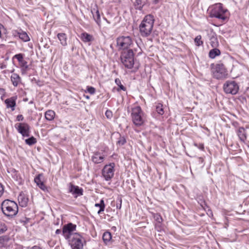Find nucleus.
<instances>
[{"label":"nucleus","instance_id":"nucleus-39","mask_svg":"<svg viewBox=\"0 0 249 249\" xmlns=\"http://www.w3.org/2000/svg\"><path fill=\"white\" fill-rule=\"evenodd\" d=\"M2 33L6 34L7 33V30L1 23H0V36Z\"/></svg>","mask_w":249,"mask_h":249},{"label":"nucleus","instance_id":"nucleus-12","mask_svg":"<svg viewBox=\"0 0 249 249\" xmlns=\"http://www.w3.org/2000/svg\"><path fill=\"white\" fill-rule=\"evenodd\" d=\"M114 166L115 164L111 163L108 165H106L103 169L102 175L106 180H109L113 177Z\"/></svg>","mask_w":249,"mask_h":249},{"label":"nucleus","instance_id":"nucleus-31","mask_svg":"<svg viewBox=\"0 0 249 249\" xmlns=\"http://www.w3.org/2000/svg\"><path fill=\"white\" fill-rule=\"evenodd\" d=\"M115 82L116 84L119 87V89H117L118 91H119L120 89L123 91L126 90V88L122 84L121 80L119 78L115 79Z\"/></svg>","mask_w":249,"mask_h":249},{"label":"nucleus","instance_id":"nucleus-13","mask_svg":"<svg viewBox=\"0 0 249 249\" xmlns=\"http://www.w3.org/2000/svg\"><path fill=\"white\" fill-rule=\"evenodd\" d=\"M76 225L71 223L65 225L63 227L62 232L66 239H68L74 234L72 231H75Z\"/></svg>","mask_w":249,"mask_h":249},{"label":"nucleus","instance_id":"nucleus-11","mask_svg":"<svg viewBox=\"0 0 249 249\" xmlns=\"http://www.w3.org/2000/svg\"><path fill=\"white\" fill-rule=\"evenodd\" d=\"M15 127L23 137L30 136V126L27 123H17L15 124Z\"/></svg>","mask_w":249,"mask_h":249},{"label":"nucleus","instance_id":"nucleus-48","mask_svg":"<svg viewBox=\"0 0 249 249\" xmlns=\"http://www.w3.org/2000/svg\"><path fill=\"white\" fill-rule=\"evenodd\" d=\"M162 0H153V3L156 4L159 2H160V1H161Z\"/></svg>","mask_w":249,"mask_h":249},{"label":"nucleus","instance_id":"nucleus-25","mask_svg":"<svg viewBox=\"0 0 249 249\" xmlns=\"http://www.w3.org/2000/svg\"><path fill=\"white\" fill-rule=\"evenodd\" d=\"M221 52L219 49L216 48H213V49L210 51L209 53V56L210 58L213 59L216 56H219Z\"/></svg>","mask_w":249,"mask_h":249},{"label":"nucleus","instance_id":"nucleus-18","mask_svg":"<svg viewBox=\"0 0 249 249\" xmlns=\"http://www.w3.org/2000/svg\"><path fill=\"white\" fill-rule=\"evenodd\" d=\"M91 12L94 20L98 25H100L101 23V18L99 11L96 5H95L94 7L91 9Z\"/></svg>","mask_w":249,"mask_h":249},{"label":"nucleus","instance_id":"nucleus-47","mask_svg":"<svg viewBox=\"0 0 249 249\" xmlns=\"http://www.w3.org/2000/svg\"><path fill=\"white\" fill-rule=\"evenodd\" d=\"M6 68V65L5 64H1L0 65V69H4L5 68Z\"/></svg>","mask_w":249,"mask_h":249},{"label":"nucleus","instance_id":"nucleus-37","mask_svg":"<svg viewBox=\"0 0 249 249\" xmlns=\"http://www.w3.org/2000/svg\"><path fill=\"white\" fill-rule=\"evenodd\" d=\"M126 141L124 137L120 136L117 143L120 145H123L126 143Z\"/></svg>","mask_w":249,"mask_h":249},{"label":"nucleus","instance_id":"nucleus-22","mask_svg":"<svg viewBox=\"0 0 249 249\" xmlns=\"http://www.w3.org/2000/svg\"><path fill=\"white\" fill-rule=\"evenodd\" d=\"M10 238L8 235L0 236V248L6 247Z\"/></svg>","mask_w":249,"mask_h":249},{"label":"nucleus","instance_id":"nucleus-52","mask_svg":"<svg viewBox=\"0 0 249 249\" xmlns=\"http://www.w3.org/2000/svg\"><path fill=\"white\" fill-rule=\"evenodd\" d=\"M86 98H88V99H89V97L88 96H86Z\"/></svg>","mask_w":249,"mask_h":249},{"label":"nucleus","instance_id":"nucleus-2","mask_svg":"<svg viewBox=\"0 0 249 249\" xmlns=\"http://www.w3.org/2000/svg\"><path fill=\"white\" fill-rule=\"evenodd\" d=\"M1 209L3 213L9 218L16 216L18 211L17 204L14 201L5 199L1 204Z\"/></svg>","mask_w":249,"mask_h":249},{"label":"nucleus","instance_id":"nucleus-1","mask_svg":"<svg viewBox=\"0 0 249 249\" xmlns=\"http://www.w3.org/2000/svg\"><path fill=\"white\" fill-rule=\"evenodd\" d=\"M154 23V17L151 15H147L144 17L139 25V30L142 37L150 36L153 30Z\"/></svg>","mask_w":249,"mask_h":249},{"label":"nucleus","instance_id":"nucleus-49","mask_svg":"<svg viewBox=\"0 0 249 249\" xmlns=\"http://www.w3.org/2000/svg\"><path fill=\"white\" fill-rule=\"evenodd\" d=\"M61 232V230H60V229H57V230H56V231H55V233H56V234H60Z\"/></svg>","mask_w":249,"mask_h":249},{"label":"nucleus","instance_id":"nucleus-32","mask_svg":"<svg viewBox=\"0 0 249 249\" xmlns=\"http://www.w3.org/2000/svg\"><path fill=\"white\" fill-rule=\"evenodd\" d=\"M36 142V139L33 136L25 140L26 143L29 145H32L35 144Z\"/></svg>","mask_w":249,"mask_h":249},{"label":"nucleus","instance_id":"nucleus-26","mask_svg":"<svg viewBox=\"0 0 249 249\" xmlns=\"http://www.w3.org/2000/svg\"><path fill=\"white\" fill-rule=\"evenodd\" d=\"M237 134L241 141L244 142L246 140V130L243 127H240L239 128Z\"/></svg>","mask_w":249,"mask_h":249},{"label":"nucleus","instance_id":"nucleus-16","mask_svg":"<svg viewBox=\"0 0 249 249\" xmlns=\"http://www.w3.org/2000/svg\"><path fill=\"white\" fill-rule=\"evenodd\" d=\"M18 201L21 207H25L27 206L29 199L26 194L21 192L18 196Z\"/></svg>","mask_w":249,"mask_h":249},{"label":"nucleus","instance_id":"nucleus-28","mask_svg":"<svg viewBox=\"0 0 249 249\" xmlns=\"http://www.w3.org/2000/svg\"><path fill=\"white\" fill-rule=\"evenodd\" d=\"M143 0H135V1L134 3V6L136 9L140 11L142 10V8L144 5V3Z\"/></svg>","mask_w":249,"mask_h":249},{"label":"nucleus","instance_id":"nucleus-38","mask_svg":"<svg viewBox=\"0 0 249 249\" xmlns=\"http://www.w3.org/2000/svg\"><path fill=\"white\" fill-rule=\"evenodd\" d=\"M154 218L155 220L159 223H160L162 221V218L161 215L159 213L155 214Z\"/></svg>","mask_w":249,"mask_h":249},{"label":"nucleus","instance_id":"nucleus-42","mask_svg":"<svg viewBox=\"0 0 249 249\" xmlns=\"http://www.w3.org/2000/svg\"><path fill=\"white\" fill-rule=\"evenodd\" d=\"M122 206V198L119 197L117 199L116 208L118 209H121Z\"/></svg>","mask_w":249,"mask_h":249},{"label":"nucleus","instance_id":"nucleus-27","mask_svg":"<svg viewBox=\"0 0 249 249\" xmlns=\"http://www.w3.org/2000/svg\"><path fill=\"white\" fill-rule=\"evenodd\" d=\"M102 238L105 244L107 245L112 239L111 232L109 231L105 232L103 235Z\"/></svg>","mask_w":249,"mask_h":249},{"label":"nucleus","instance_id":"nucleus-14","mask_svg":"<svg viewBox=\"0 0 249 249\" xmlns=\"http://www.w3.org/2000/svg\"><path fill=\"white\" fill-rule=\"evenodd\" d=\"M69 192L71 193L75 198H77L78 196H81L83 195V189L78 186L73 185L71 183L69 184Z\"/></svg>","mask_w":249,"mask_h":249},{"label":"nucleus","instance_id":"nucleus-20","mask_svg":"<svg viewBox=\"0 0 249 249\" xmlns=\"http://www.w3.org/2000/svg\"><path fill=\"white\" fill-rule=\"evenodd\" d=\"M57 36L62 46H66L67 45V36L66 34L58 33Z\"/></svg>","mask_w":249,"mask_h":249},{"label":"nucleus","instance_id":"nucleus-29","mask_svg":"<svg viewBox=\"0 0 249 249\" xmlns=\"http://www.w3.org/2000/svg\"><path fill=\"white\" fill-rule=\"evenodd\" d=\"M95 207H99L100 209L98 211L97 213L98 214H100L102 212H104L105 208V204L104 202V200L102 199L100 200V202L99 203H96L95 204Z\"/></svg>","mask_w":249,"mask_h":249},{"label":"nucleus","instance_id":"nucleus-5","mask_svg":"<svg viewBox=\"0 0 249 249\" xmlns=\"http://www.w3.org/2000/svg\"><path fill=\"white\" fill-rule=\"evenodd\" d=\"M227 12V10L223 8L222 3H217L211 7L209 16L212 18H215L224 21L227 18V17L225 15Z\"/></svg>","mask_w":249,"mask_h":249},{"label":"nucleus","instance_id":"nucleus-10","mask_svg":"<svg viewBox=\"0 0 249 249\" xmlns=\"http://www.w3.org/2000/svg\"><path fill=\"white\" fill-rule=\"evenodd\" d=\"M82 236L78 233H74L69 240L70 244L72 249H81L83 248V244L81 240Z\"/></svg>","mask_w":249,"mask_h":249},{"label":"nucleus","instance_id":"nucleus-46","mask_svg":"<svg viewBox=\"0 0 249 249\" xmlns=\"http://www.w3.org/2000/svg\"><path fill=\"white\" fill-rule=\"evenodd\" d=\"M24 119V117L22 115H18L17 117V120L18 121H22Z\"/></svg>","mask_w":249,"mask_h":249},{"label":"nucleus","instance_id":"nucleus-9","mask_svg":"<svg viewBox=\"0 0 249 249\" xmlns=\"http://www.w3.org/2000/svg\"><path fill=\"white\" fill-rule=\"evenodd\" d=\"M117 46L119 49H127L132 44V40L129 36H121L117 38Z\"/></svg>","mask_w":249,"mask_h":249},{"label":"nucleus","instance_id":"nucleus-17","mask_svg":"<svg viewBox=\"0 0 249 249\" xmlns=\"http://www.w3.org/2000/svg\"><path fill=\"white\" fill-rule=\"evenodd\" d=\"M16 99L17 97L14 96L6 99L4 101L6 107L7 108H10L12 111L15 110L16 106Z\"/></svg>","mask_w":249,"mask_h":249},{"label":"nucleus","instance_id":"nucleus-23","mask_svg":"<svg viewBox=\"0 0 249 249\" xmlns=\"http://www.w3.org/2000/svg\"><path fill=\"white\" fill-rule=\"evenodd\" d=\"M81 39L84 42H89L93 40V37L92 35L85 32L81 34Z\"/></svg>","mask_w":249,"mask_h":249},{"label":"nucleus","instance_id":"nucleus-4","mask_svg":"<svg viewBox=\"0 0 249 249\" xmlns=\"http://www.w3.org/2000/svg\"><path fill=\"white\" fill-rule=\"evenodd\" d=\"M122 63L128 69H131L134 64V53L132 49L125 50L120 56Z\"/></svg>","mask_w":249,"mask_h":249},{"label":"nucleus","instance_id":"nucleus-19","mask_svg":"<svg viewBox=\"0 0 249 249\" xmlns=\"http://www.w3.org/2000/svg\"><path fill=\"white\" fill-rule=\"evenodd\" d=\"M104 157L103 155H101L99 152H95L94 153L93 156L92 157V161L96 163H100L103 161Z\"/></svg>","mask_w":249,"mask_h":249},{"label":"nucleus","instance_id":"nucleus-34","mask_svg":"<svg viewBox=\"0 0 249 249\" xmlns=\"http://www.w3.org/2000/svg\"><path fill=\"white\" fill-rule=\"evenodd\" d=\"M210 43L213 48H215L217 46L218 43L217 38L213 36L210 39Z\"/></svg>","mask_w":249,"mask_h":249},{"label":"nucleus","instance_id":"nucleus-45","mask_svg":"<svg viewBox=\"0 0 249 249\" xmlns=\"http://www.w3.org/2000/svg\"><path fill=\"white\" fill-rule=\"evenodd\" d=\"M4 193V187L1 183H0V197L2 196Z\"/></svg>","mask_w":249,"mask_h":249},{"label":"nucleus","instance_id":"nucleus-30","mask_svg":"<svg viewBox=\"0 0 249 249\" xmlns=\"http://www.w3.org/2000/svg\"><path fill=\"white\" fill-rule=\"evenodd\" d=\"M20 31H21V32L19 34V38L24 42L30 41V39L27 34L25 32L23 31L21 29H20Z\"/></svg>","mask_w":249,"mask_h":249},{"label":"nucleus","instance_id":"nucleus-8","mask_svg":"<svg viewBox=\"0 0 249 249\" xmlns=\"http://www.w3.org/2000/svg\"><path fill=\"white\" fill-rule=\"evenodd\" d=\"M24 54L20 53L15 54L13 57V59L16 58L18 60L22 75L26 74L27 71L30 69L28 62L24 59Z\"/></svg>","mask_w":249,"mask_h":249},{"label":"nucleus","instance_id":"nucleus-21","mask_svg":"<svg viewBox=\"0 0 249 249\" xmlns=\"http://www.w3.org/2000/svg\"><path fill=\"white\" fill-rule=\"evenodd\" d=\"M11 80L14 87H17L20 82L21 78L18 74L13 73L11 76Z\"/></svg>","mask_w":249,"mask_h":249},{"label":"nucleus","instance_id":"nucleus-40","mask_svg":"<svg viewBox=\"0 0 249 249\" xmlns=\"http://www.w3.org/2000/svg\"><path fill=\"white\" fill-rule=\"evenodd\" d=\"M87 90L89 93L91 94H93L95 92V89L94 88L92 87H87Z\"/></svg>","mask_w":249,"mask_h":249},{"label":"nucleus","instance_id":"nucleus-43","mask_svg":"<svg viewBox=\"0 0 249 249\" xmlns=\"http://www.w3.org/2000/svg\"><path fill=\"white\" fill-rule=\"evenodd\" d=\"M106 116L108 119H111L112 117V113L109 110H107L105 113Z\"/></svg>","mask_w":249,"mask_h":249},{"label":"nucleus","instance_id":"nucleus-6","mask_svg":"<svg viewBox=\"0 0 249 249\" xmlns=\"http://www.w3.org/2000/svg\"><path fill=\"white\" fill-rule=\"evenodd\" d=\"M212 72L213 77L217 79H224L228 77V71L224 64H217L215 65H211Z\"/></svg>","mask_w":249,"mask_h":249},{"label":"nucleus","instance_id":"nucleus-50","mask_svg":"<svg viewBox=\"0 0 249 249\" xmlns=\"http://www.w3.org/2000/svg\"><path fill=\"white\" fill-rule=\"evenodd\" d=\"M4 89H0V93H1L2 92H4Z\"/></svg>","mask_w":249,"mask_h":249},{"label":"nucleus","instance_id":"nucleus-15","mask_svg":"<svg viewBox=\"0 0 249 249\" xmlns=\"http://www.w3.org/2000/svg\"><path fill=\"white\" fill-rule=\"evenodd\" d=\"M43 175L42 174H39L35 178L34 181L36 185L42 190H47V188L43 182Z\"/></svg>","mask_w":249,"mask_h":249},{"label":"nucleus","instance_id":"nucleus-7","mask_svg":"<svg viewBox=\"0 0 249 249\" xmlns=\"http://www.w3.org/2000/svg\"><path fill=\"white\" fill-rule=\"evenodd\" d=\"M224 91L227 94H236L239 90L238 84L233 80L227 81L223 85Z\"/></svg>","mask_w":249,"mask_h":249},{"label":"nucleus","instance_id":"nucleus-51","mask_svg":"<svg viewBox=\"0 0 249 249\" xmlns=\"http://www.w3.org/2000/svg\"><path fill=\"white\" fill-rule=\"evenodd\" d=\"M105 19L107 21V22L108 24H109V23H110V22L109 21H108L106 18H105Z\"/></svg>","mask_w":249,"mask_h":249},{"label":"nucleus","instance_id":"nucleus-53","mask_svg":"<svg viewBox=\"0 0 249 249\" xmlns=\"http://www.w3.org/2000/svg\"><path fill=\"white\" fill-rule=\"evenodd\" d=\"M32 103H33V101H31V102H30V104H32Z\"/></svg>","mask_w":249,"mask_h":249},{"label":"nucleus","instance_id":"nucleus-44","mask_svg":"<svg viewBox=\"0 0 249 249\" xmlns=\"http://www.w3.org/2000/svg\"><path fill=\"white\" fill-rule=\"evenodd\" d=\"M194 145L197 147L198 148H199L200 149L202 150H203L204 149V144H202V143H199L198 145L197 144V143H195Z\"/></svg>","mask_w":249,"mask_h":249},{"label":"nucleus","instance_id":"nucleus-35","mask_svg":"<svg viewBox=\"0 0 249 249\" xmlns=\"http://www.w3.org/2000/svg\"><path fill=\"white\" fill-rule=\"evenodd\" d=\"M194 41L196 45L197 46H200L203 43V41L201 40V36L200 35L196 36Z\"/></svg>","mask_w":249,"mask_h":249},{"label":"nucleus","instance_id":"nucleus-33","mask_svg":"<svg viewBox=\"0 0 249 249\" xmlns=\"http://www.w3.org/2000/svg\"><path fill=\"white\" fill-rule=\"evenodd\" d=\"M7 230V227L2 221H0V234L4 233Z\"/></svg>","mask_w":249,"mask_h":249},{"label":"nucleus","instance_id":"nucleus-24","mask_svg":"<svg viewBox=\"0 0 249 249\" xmlns=\"http://www.w3.org/2000/svg\"><path fill=\"white\" fill-rule=\"evenodd\" d=\"M55 115V113L52 110H48L45 113V119L49 121H53Z\"/></svg>","mask_w":249,"mask_h":249},{"label":"nucleus","instance_id":"nucleus-41","mask_svg":"<svg viewBox=\"0 0 249 249\" xmlns=\"http://www.w3.org/2000/svg\"><path fill=\"white\" fill-rule=\"evenodd\" d=\"M20 32H21V31H20V30H14L12 31V36L14 37L18 36L19 37Z\"/></svg>","mask_w":249,"mask_h":249},{"label":"nucleus","instance_id":"nucleus-36","mask_svg":"<svg viewBox=\"0 0 249 249\" xmlns=\"http://www.w3.org/2000/svg\"><path fill=\"white\" fill-rule=\"evenodd\" d=\"M156 111L160 115L164 114V110L163 108V106L161 104H158L156 106Z\"/></svg>","mask_w":249,"mask_h":249},{"label":"nucleus","instance_id":"nucleus-3","mask_svg":"<svg viewBox=\"0 0 249 249\" xmlns=\"http://www.w3.org/2000/svg\"><path fill=\"white\" fill-rule=\"evenodd\" d=\"M131 116L132 121L136 126H140L144 123V113L140 106L132 108Z\"/></svg>","mask_w":249,"mask_h":249}]
</instances>
